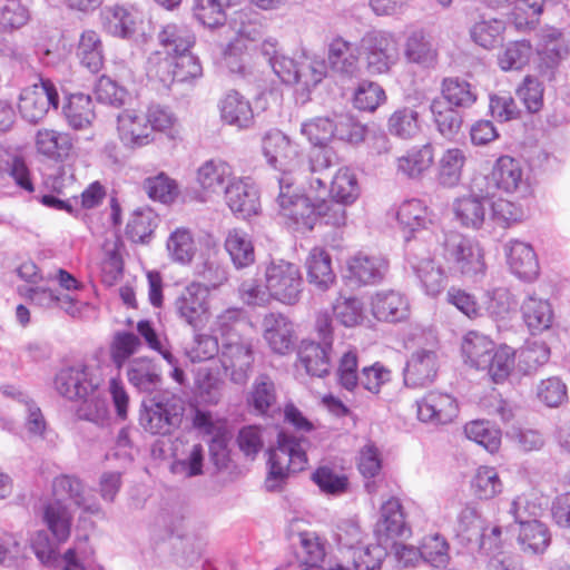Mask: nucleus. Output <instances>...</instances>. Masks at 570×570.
<instances>
[{
  "label": "nucleus",
  "instance_id": "aec40b11",
  "mask_svg": "<svg viewBox=\"0 0 570 570\" xmlns=\"http://www.w3.org/2000/svg\"><path fill=\"white\" fill-rule=\"evenodd\" d=\"M438 356L434 351L419 350L412 353L404 368V383L409 387H424L436 377Z\"/></svg>",
  "mask_w": 570,
  "mask_h": 570
},
{
  "label": "nucleus",
  "instance_id": "f03ea898",
  "mask_svg": "<svg viewBox=\"0 0 570 570\" xmlns=\"http://www.w3.org/2000/svg\"><path fill=\"white\" fill-rule=\"evenodd\" d=\"M183 413V400L166 392L142 403L139 424L150 434L168 435L179 426Z\"/></svg>",
  "mask_w": 570,
  "mask_h": 570
},
{
  "label": "nucleus",
  "instance_id": "79ce46f5",
  "mask_svg": "<svg viewBox=\"0 0 570 570\" xmlns=\"http://www.w3.org/2000/svg\"><path fill=\"white\" fill-rule=\"evenodd\" d=\"M517 540L523 552L541 554L551 543V533L543 522L537 520L520 527Z\"/></svg>",
  "mask_w": 570,
  "mask_h": 570
},
{
  "label": "nucleus",
  "instance_id": "39448f33",
  "mask_svg": "<svg viewBox=\"0 0 570 570\" xmlns=\"http://www.w3.org/2000/svg\"><path fill=\"white\" fill-rule=\"evenodd\" d=\"M361 49L365 57L366 70L370 75H385L400 59L399 42L387 31H371L361 39Z\"/></svg>",
  "mask_w": 570,
  "mask_h": 570
},
{
  "label": "nucleus",
  "instance_id": "b1692460",
  "mask_svg": "<svg viewBox=\"0 0 570 570\" xmlns=\"http://www.w3.org/2000/svg\"><path fill=\"white\" fill-rule=\"evenodd\" d=\"M263 334L269 347L284 355L293 347V324L281 313H268L263 318Z\"/></svg>",
  "mask_w": 570,
  "mask_h": 570
},
{
  "label": "nucleus",
  "instance_id": "c85d7f7f",
  "mask_svg": "<svg viewBox=\"0 0 570 570\" xmlns=\"http://www.w3.org/2000/svg\"><path fill=\"white\" fill-rule=\"evenodd\" d=\"M52 492L57 498L67 495L85 512L91 514L100 512L99 503L87 492L83 483L76 476L60 475L55 478L52 482Z\"/></svg>",
  "mask_w": 570,
  "mask_h": 570
},
{
  "label": "nucleus",
  "instance_id": "e2e57ef3",
  "mask_svg": "<svg viewBox=\"0 0 570 570\" xmlns=\"http://www.w3.org/2000/svg\"><path fill=\"white\" fill-rule=\"evenodd\" d=\"M299 551L295 561L321 564L326 556L325 540L314 531L297 534Z\"/></svg>",
  "mask_w": 570,
  "mask_h": 570
},
{
  "label": "nucleus",
  "instance_id": "864d4df0",
  "mask_svg": "<svg viewBox=\"0 0 570 570\" xmlns=\"http://www.w3.org/2000/svg\"><path fill=\"white\" fill-rule=\"evenodd\" d=\"M158 223L159 217L151 208H139L132 213L126 227V234L134 243H146Z\"/></svg>",
  "mask_w": 570,
  "mask_h": 570
},
{
  "label": "nucleus",
  "instance_id": "49530a36",
  "mask_svg": "<svg viewBox=\"0 0 570 570\" xmlns=\"http://www.w3.org/2000/svg\"><path fill=\"white\" fill-rule=\"evenodd\" d=\"M466 157L460 148H449L438 164V180L444 187L456 186L462 177Z\"/></svg>",
  "mask_w": 570,
  "mask_h": 570
},
{
  "label": "nucleus",
  "instance_id": "f8f14e48",
  "mask_svg": "<svg viewBox=\"0 0 570 570\" xmlns=\"http://www.w3.org/2000/svg\"><path fill=\"white\" fill-rule=\"evenodd\" d=\"M406 250L409 263L425 294L439 295L448 283L444 269L431 258L429 252L421 255L416 244H409Z\"/></svg>",
  "mask_w": 570,
  "mask_h": 570
},
{
  "label": "nucleus",
  "instance_id": "6e6d98bb",
  "mask_svg": "<svg viewBox=\"0 0 570 570\" xmlns=\"http://www.w3.org/2000/svg\"><path fill=\"white\" fill-rule=\"evenodd\" d=\"M175 58L161 50H156L147 59L146 73L150 80L159 81L169 88L175 82Z\"/></svg>",
  "mask_w": 570,
  "mask_h": 570
},
{
  "label": "nucleus",
  "instance_id": "5fc2aeb1",
  "mask_svg": "<svg viewBox=\"0 0 570 570\" xmlns=\"http://www.w3.org/2000/svg\"><path fill=\"white\" fill-rule=\"evenodd\" d=\"M430 110L438 131L448 139L454 138L462 126L460 112L440 99L432 100Z\"/></svg>",
  "mask_w": 570,
  "mask_h": 570
},
{
  "label": "nucleus",
  "instance_id": "a878e982",
  "mask_svg": "<svg viewBox=\"0 0 570 570\" xmlns=\"http://www.w3.org/2000/svg\"><path fill=\"white\" fill-rule=\"evenodd\" d=\"M374 532L381 542L403 537L409 532L402 504L399 499L391 498L382 504L381 517L375 524Z\"/></svg>",
  "mask_w": 570,
  "mask_h": 570
},
{
  "label": "nucleus",
  "instance_id": "37998d69",
  "mask_svg": "<svg viewBox=\"0 0 570 570\" xmlns=\"http://www.w3.org/2000/svg\"><path fill=\"white\" fill-rule=\"evenodd\" d=\"M233 0H194V16L209 29L225 28Z\"/></svg>",
  "mask_w": 570,
  "mask_h": 570
},
{
  "label": "nucleus",
  "instance_id": "5701e85b",
  "mask_svg": "<svg viewBox=\"0 0 570 570\" xmlns=\"http://www.w3.org/2000/svg\"><path fill=\"white\" fill-rule=\"evenodd\" d=\"M332 342L325 344L313 341H303L298 348V364L311 376L324 377L330 374Z\"/></svg>",
  "mask_w": 570,
  "mask_h": 570
},
{
  "label": "nucleus",
  "instance_id": "7c9ffc66",
  "mask_svg": "<svg viewBox=\"0 0 570 570\" xmlns=\"http://www.w3.org/2000/svg\"><path fill=\"white\" fill-rule=\"evenodd\" d=\"M396 218L403 232L412 236L426 230L433 224L432 212L422 200L415 198L400 205Z\"/></svg>",
  "mask_w": 570,
  "mask_h": 570
},
{
  "label": "nucleus",
  "instance_id": "dca6fc26",
  "mask_svg": "<svg viewBox=\"0 0 570 570\" xmlns=\"http://www.w3.org/2000/svg\"><path fill=\"white\" fill-rule=\"evenodd\" d=\"M489 180L492 187L505 194H513L527 187V177L521 163L511 156L499 157L491 170Z\"/></svg>",
  "mask_w": 570,
  "mask_h": 570
},
{
  "label": "nucleus",
  "instance_id": "c9c22d12",
  "mask_svg": "<svg viewBox=\"0 0 570 570\" xmlns=\"http://www.w3.org/2000/svg\"><path fill=\"white\" fill-rule=\"evenodd\" d=\"M306 269L309 284L320 291H326L335 283L331 256L322 248L315 247L309 252Z\"/></svg>",
  "mask_w": 570,
  "mask_h": 570
},
{
  "label": "nucleus",
  "instance_id": "4468645a",
  "mask_svg": "<svg viewBox=\"0 0 570 570\" xmlns=\"http://www.w3.org/2000/svg\"><path fill=\"white\" fill-rule=\"evenodd\" d=\"M417 419L434 425L452 422L459 412L456 400L443 392L431 391L416 401Z\"/></svg>",
  "mask_w": 570,
  "mask_h": 570
},
{
  "label": "nucleus",
  "instance_id": "412c9836",
  "mask_svg": "<svg viewBox=\"0 0 570 570\" xmlns=\"http://www.w3.org/2000/svg\"><path fill=\"white\" fill-rule=\"evenodd\" d=\"M373 316L381 322L397 323L410 315V304L401 292L394 289L380 291L371 298Z\"/></svg>",
  "mask_w": 570,
  "mask_h": 570
},
{
  "label": "nucleus",
  "instance_id": "a19ab883",
  "mask_svg": "<svg viewBox=\"0 0 570 570\" xmlns=\"http://www.w3.org/2000/svg\"><path fill=\"white\" fill-rule=\"evenodd\" d=\"M462 353L465 362L480 370L489 365L490 354L495 345L487 335L475 331H470L462 341Z\"/></svg>",
  "mask_w": 570,
  "mask_h": 570
},
{
  "label": "nucleus",
  "instance_id": "f704fd0d",
  "mask_svg": "<svg viewBox=\"0 0 570 570\" xmlns=\"http://www.w3.org/2000/svg\"><path fill=\"white\" fill-rule=\"evenodd\" d=\"M157 39L160 50L171 56L190 50L195 43V35L190 28L175 22L163 26Z\"/></svg>",
  "mask_w": 570,
  "mask_h": 570
},
{
  "label": "nucleus",
  "instance_id": "774afa93",
  "mask_svg": "<svg viewBox=\"0 0 570 570\" xmlns=\"http://www.w3.org/2000/svg\"><path fill=\"white\" fill-rule=\"evenodd\" d=\"M167 250L173 261L187 264L195 255V243L188 229L177 228L167 240Z\"/></svg>",
  "mask_w": 570,
  "mask_h": 570
},
{
  "label": "nucleus",
  "instance_id": "680f3d73",
  "mask_svg": "<svg viewBox=\"0 0 570 570\" xmlns=\"http://www.w3.org/2000/svg\"><path fill=\"white\" fill-rule=\"evenodd\" d=\"M532 46L527 40L510 42L498 56V63L503 71L520 70L529 61Z\"/></svg>",
  "mask_w": 570,
  "mask_h": 570
},
{
  "label": "nucleus",
  "instance_id": "cd10ccee",
  "mask_svg": "<svg viewBox=\"0 0 570 570\" xmlns=\"http://www.w3.org/2000/svg\"><path fill=\"white\" fill-rule=\"evenodd\" d=\"M222 120L238 129H248L254 125L250 102L239 92L232 90L219 102Z\"/></svg>",
  "mask_w": 570,
  "mask_h": 570
},
{
  "label": "nucleus",
  "instance_id": "2eb2a0df",
  "mask_svg": "<svg viewBox=\"0 0 570 570\" xmlns=\"http://www.w3.org/2000/svg\"><path fill=\"white\" fill-rule=\"evenodd\" d=\"M484 530L485 521L478 505L465 503L456 517L454 528L459 542L471 550L482 549L485 547Z\"/></svg>",
  "mask_w": 570,
  "mask_h": 570
},
{
  "label": "nucleus",
  "instance_id": "4be33fe9",
  "mask_svg": "<svg viewBox=\"0 0 570 570\" xmlns=\"http://www.w3.org/2000/svg\"><path fill=\"white\" fill-rule=\"evenodd\" d=\"M508 264L511 272L521 279L532 281L539 274L537 254L529 243L510 239L505 244Z\"/></svg>",
  "mask_w": 570,
  "mask_h": 570
},
{
  "label": "nucleus",
  "instance_id": "72a5a7b5",
  "mask_svg": "<svg viewBox=\"0 0 570 570\" xmlns=\"http://www.w3.org/2000/svg\"><path fill=\"white\" fill-rule=\"evenodd\" d=\"M171 471L186 478L203 473L204 446L200 443H176Z\"/></svg>",
  "mask_w": 570,
  "mask_h": 570
},
{
  "label": "nucleus",
  "instance_id": "473e14b6",
  "mask_svg": "<svg viewBox=\"0 0 570 570\" xmlns=\"http://www.w3.org/2000/svg\"><path fill=\"white\" fill-rule=\"evenodd\" d=\"M127 377L138 391L151 393L161 383V373L157 364L148 357H136L127 367Z\"/></svg>",
  "mask_w": 570,
  "mask_h": 570
},
{
  "label": "nucleus",
  "instance_id": "1a4fd4ad",
  "mask_svg": "<svg viewBox=\"0 0 570 570\" xmlns=\"http://www.w3.org/2000/svg\"><path fill=\"white\" fill-rule=\"evenodd\" d=\"M219 361L232 382L245 384L254 363L252 343L244 337H228L220 343Z\"/></svg>",
  "mask_w": 570,
  "mask_h": 570
},
{
  "label": "nucleus",
  "instance_id": "69168bd1",
  "mask_svg": "<svg viewBox=\"0 0 570 570\" xmlns=\"http://www.w3.org/2000/svg\"><path fill=\"white\" fill-rule=\"evenodd\" d=\"M327 73V63L318 57L301 55L297 65V83L305 88L315 87Z\"/></svg>",
  "mask_w": 570,
  "mask_h": 570
},
{
  "label": "nucleus",
  "instance_id": "9b49d317",
  "mask_svg": "<svg viewBox=\"0 0 570 570\" xmlns=\"http://www.w3.org/2000/svg\"><path fill=\"white\" fill-rule=\"evenodd\" d=\"M99 385L100 377L96 375L94 368L82 364L62 368L55 379L57 392L68 400L88 396Z\"/></svg>",
  "mask_w": 570,
  "mask_h": 570
},
{
  "label": "nucleus",
  "instance_id": "bf43d9fd",
  "mask_svg": "<svg viewBox=\"0 0 570 570\" xmlns=\"http://www.w3.org/2000/svg\"><path fill=\"white\" fill-rule=\"evenodd\" d=\"M248 404L258 414H267L276 403V392L273 381L266 375H259L253 383Z\"/></svg>",
  "mask_w": 570,
  "mask_h": 570
},
{
  "label": "nucleus",
  "instance_id": "c03bdc74",
  "mask_svg": "<svg viewBox=\"0 0 570 570\" xmlns=\"http://www.w3.org/2000/svg\"><path fill=\"white\" fill-rule=\"evenodd\" d=\"M43 520L59 543L68 540L72 517L60 499H55L45 505Z\"/></svg>",
  "mask_w": 570,
  "mask_h": 570
},
{
  "label": "nucleus",
  "instance_id": "f257e3e1",
  "mask_svg": "<svg viewBox=\"0 0 570 570\" xmlns=\"http://www.w3.org/2000/svg\"><path fill=\"white\" fill-rule=\"evenodd\" d=\"M306 440L283 430L277 435V444L269 452V470L265 480L267 491H276L291 473L303 471L307 464Z\"/></svg>",
  "mask_w": 570,
  "mask_h": 570
},
{
  "label": "nucleus",
  "instance_id": "6e6552de",
  "mask_svg": "<svg viewBox=\"0 0 570 570\" xmlns=\"http://www.w3.org/2000/svg\"><path fill=\"white\" fill-rule=\"evenodd\" d=\"M262 151L267 164L281 171V176H293L301 164L297 146L278 129H271L263 136Z\"/></svg>",
  "mask_w": 570,
  "mask_h": 570
},
{
  "label": "nucleus",
  "instance_id": "a211bd4d",
  "mask_svg": "<svg viewBox=\"0 0 570 570\" xmlns=\"http://www.w3.org/2000/svg\"><path fill=\"white\" fill-rule=\"evenodd\" d=\"M493 190L487 189L485 195H466L453 202L452 209L461 226L480 229L490 214V199Z\"/></svg>",
  "mask_w": 570,
  "mask_h": 570
},
{
  "label": "nucleus",
  "instance_id": "4d7b16f0",
  "mask_svg": "<svg viewBox=\"0 0 570 570\" xmlns=\"http://www.w3.org/2000/svg\"><path fill=\"white\" fill-rule=\"evenodd\" d=\"M331 196L345 204H353L360 196L355 173L348 167L340 168L331 179Z\"/></svg>",
  "mask_w": 570,
  "mask_h": 570
},
{
  "label": "nucleus",
  "instance_id": "de8ad7c7",
  "mask_svg": "<svg viewBox=\"0 0 570 570\" xmlns=\"http://www.w3.org/2000/svg\"><path fill=\"white\" fill-rule=\"evenodd\" d=\"M404 57L407 62L429 67L436 59V50L423 31L411 32L404 43Z\"/></svg>",
  "mask_w": 570,
  "mask_h": 570
},
{
  "label": "nucleus",
  "instance_id": "bb28decb",
  "mask_svg": "<svg viewBox=\"0 0 570 570\" xmlns=\"http://www.w3.org/2000/svg\"><path fill=\"white\" fill-rule=\"evenodd\" d=\"M37 151L50 160L63 161L73 149L72 138L69 134L49 128H41L36 134Z\"/></svg>",
  "mask_w": 570,
  "mask_h": 570
},
{
  "label": "nucleus",
  "instance_id": "09e8293b",
  "mask_svg": "<svg viewBox=\"0 0 570 570\" xmlns=\"http://www.w3.org/2000/svg\"><path fill=\"white\" fill-rule=\"evenodd\" d=\"M77 56L82 66L90 72H98L104 65L102 43L99 35L94 30H86L81 33Z\"/></svg>",
  "mask_w": 570,
  "mask_h": 570
},
{
  "label": "nucleus",
  "instance_id": "a18cd8bd",
  "mask_svg": "<svg viewBox=\"0 0 570 570\" xmlns=\"http://www.w3.org/2000/svg\"><path fill=\"white\" fill-rule=\"evenodd\" d=\"M32 0H1L0 31L11 32L28 23Z\"/></svg>",
  "mask_w": 570,
  "mask_h": 570
},
{
  "label": "nucleus",
  "instance_id": "c756f323",
  "mask_svg": "<svg viewBox=\"0 0 570 570\" xmlns=\"http://www.w3.org/2000/svg\"><path fill=\"white\" fill-rule=\"evenodd\" d=\"M236 179L228 163L222 159H209L197 170V183L207 194L225 191L229 183Z\"/></svg>",
  "mask_w": 570,
  "mask_h": 570
},
{
  "label": "nucleus",
  "instance_id": "ddd939ff",
  "mask_svg": "<svg viewBox=\"0 0 570 570\" xmlns=\"http://www.w3.org/2000/svg\"><path fill=\"white\" fill-rule=\"evenodd\" d=\"M537 53L539 72L541 76L551 80L556 69L569 53L568 45L562 32L556 28L542 29L540 31Z\"/></svg>",
  "mask_w": 570,
  "mask_h": 570
},
{
  "label": "nucleus",
  "instance_id": "423d86ee",
  "mask_svg": "<svg viewBox=\"0 0 570 570\" xmlns=\"http://www.w3.org/2000/svg\"><path fill=\"white\" fill-rule=\"evenodd\" d=\"M59 95L56 85L48 78L40 77L39 82L26 87L19 96L20 115L28 122L41 121L50 108L57 109Z\"/></svg>",
  "mask_w": 570,
  "mask_h": 570
},
{
  "label": "nucleus",
  "instance_id": "603ef678",
  "mask_svg": "<svg viewBox=\"0 0 570 570\" xmlns=\"http://www.w3.org/2000/svg\"><path fill=\"white\" fill-rule=\"evenodd\" d=\"M387 130L400 139H412L421 130L419 112L411 107L397 108L387 120Z\"/></svg>",
  "mask_w": 570,
  "mask_h": 570
},
{
  "label": "nucleus",
  "instance_id": "0eeeda50",
  "mask_svg": "<svg viewBox=\"0 0 570 570\" xmlns=\"http://www.w3.org/2000/svg\"><path fill=\"white\" fill-rule=\"evenodd\" d=\"M445 255L455 268L466 277L483 276L485 262L480 245L461 234L452 233L444 242Z\"/></svg>",
  "mask_w": 570,
  "mask_h": 570
},
{
  "label": "nucleus",
  "instance_id": "ea45409f",
  "mask_svg": "<svg viewBox=\"0 0 570 570\" xmlns=\"http://www.w3.org/2000/svg\"><path fill=\"white\" fill-rule=\"evenodd\" d=\"M62 110L68 125L76 130L90 127L96 117L92 99L85 94L71 95Z\"/></svg>",
  "mask_w": 570,
  "mask_h": 570
},
{
  "label": "nucleus",
  "instance_id": "9d476101",
  "mask_svg": "<svg viewBox=\"0 0 570 570\" xmlns=\"http://www.w3.org/2000/svg\"><path fill=\"white\" fill-rule=\"evenodd\" d=\"M208 286L191 283L177 295L174 311L177 317L193 328L204 325L208 316Z\"/></svg>",
  "mask_w": 570,
  "mask_h": 570
},
{
  "label": "nucleus",
  "instance_id": "f3484780",
  "mask_svg": "<svg viewBox=\"0 0 570 570\" xmlns=\"http://www.w3.org/2000/svg\"><path fill=\"white\" fill-rule=\"evenodd\" d=\"M117 130L124 145L130 148L146 146L154 140L145 114L136 109H125L117 116Z\"/></svg>",
  "mask_w": 570,
  "mask_h": 570
},
{
  "label": "nucleus",
  "instance_id": "6ab92c4d",
  "mask_svg": "<svg viewBox=\"0 0 570 570\" xmlns=\"http://www.w3.org/2000/svg\"><path fill=\"white\" fill-rule=\"evenodd\" d=\"M389 263L381 256L358 253L347 261L346 278L355 285H374L382 282Z\"/></svg>",
  "mask_w": 570,
  "mask_h": 570
},
{
  "label": "nucleus",
  "instance_id": "3c124183",
  "mask_svg": "<svg viewBox=\"0 0 570 570\" xmlns=\"http://www.w3.org/2000/svg\"><path fill=\"white\" fill-rule=\"evenodd\" d=\"M225 247L236 268H244L255 262V252L248 235L239 229L228 233Z\"/></svg>",
  "mask_w": 570,
  "mask_h": 570
},
{
  "label": "nucleus",
  "instance_id": "2f4dec72",
  "mask_svg": "<svg viewBox=\"0 0 570 570\" xmlns=\"http://www.w3.org/2000/svg\"><path fill=\"white\" fill-rule=\"evenodd\" d=\"M225 198L230 210L244 218L256 214L258 210L257 190L242 179H233L227 185Z\"/></svg>",
  "mask_w": 570,
  "mask_h": 570
},
{
  "label": "nucleus",
  "instance_id": "393cba45",
  "mask_svg": "<svg viewBox=\"0 0 570 570\" xmlns=\"http://www.w3.org/2000/svg\"><path fill=\"white\" fill-rule=\"evenodd\" d=\"M327 65L334 73L342 77L357 76L360 65L356 48L341 37L333 39L328 46Z\"/></svg>",
  "mask_w": 570,
  "mask_h": 570
},
{
  "label": "nucleus",
  "instance_id": "7ed1b4c3",
  "mask_svg": "<svg viewBox=\"0 0 570 570\" xmlns=\"http://www.w3.org/2000/svg\"><path fill=\"white\" fill-rule=\"evenodd\" d=\"M264 279L274 301L295 305L301 299L304 281L296 264L285 259H272L264 266Z\"/></svg>",
  "mask_w": 570,
  "mask_h": 570
},
{
  "label": "nucleus",
  "instance_id": "58836bf2",
  "mask_svg": "<svg viewBox=\"0 0 570 570\" xmlns=\"http://www.w3.org/2000/svg\"><path fill=\"white\" fill-rule=\"evenodd\" d=\"M521 311L525 324L533 334L548 330L552 324L553 312L547 299L528 295L522 303Z\"/></svg>",
  "mask_w": 570,
  "mask_h": 570
},
{
  "label": "nucleus",
  "instance_id": "0e129e2a",
  "mask_svg": "<svg viewBox=\"0 0 570 570\" xmlns=\"http://www.w3.org/2000/svg\"><path fill=\"white\" fill-rule=\"evenodd\" d=\"M464 433L469 440L483 446L487 451L493 453L501 444V433L487 421H472L464 426Z\"/></svg>",
  "mask_w": 570,
  "mask_h": 570
},
{
  "label": "nucleus",
  "instance_id": "e433bc0d",
  "mask_svg": "<svg viewBox=\"0 0 570 570\" xmlns=\"http://www.w3.org/2000/svg\"><path fill=\"white\" fill-rule=\"evenodd\" d=\"M434 163V149L431 144L412 147L397 158V170L404 176L416 179L422 177Z\"/></svg>",
  "mask_w": 570,
  "mask_h": 570
},
{
  "label": "nucleus",
  "instance_id": "4c0bfd02",
  "mask_svg": "<svg viewBox=\"0 0 570 570\" xmlns=\"http://www.w3.org/2000/svg\"><path fill=\"white\" fill-rule=\"evenodd\" d=\"M104 29L119 38H129L135 32L136 17L131 10L122 6L105 7L100 12Z\"/></svg>",
  "mask_w": 570,
  "mask_h": 570
},
{
  "label": "nucleus",
  "instance_id": "8fccbe9b",
  "mask_svg": "<svg viewBox=\"0 0 570 570\" xmlns=\"http://www.w3.org/2000/svg\"><path fill=\"white\" fill-rule=\"evenodd\" d=\"M441 92L450 107L469 108L476 101V94L464 79L449 77L443 79Z\"/></svg>",
  "mask_w": 570,
  "mask_h": 570
},
{
  "label": "nucleus",
  "instance_id": "20e7f679",
  "mask_svg": "<svg viewBox=\"0 0 570 570\" xmlns=\"http://www.w3.org/2000/svg\"><path fill=\"white\" fill-rule=\"evenodd\" d=\"M293 176L277 177L276 204L278 214L291 220L297 229H313L316 225V203L309 196L297 193Z\"/></svg>",
  "mask_w": 570,
  "mask_h": 570
},
{
  "label": "nucleus",
  "instance_id": "338daca9",
  "mask_svg": "<svg viewBox=\"0 0 570 570\" xmlns=\"http://www.w3.org/2000/svg\"><path fill=\"white\" fill-rule=\"evenodd\" d=\"M541 504L537 502L533 493H522L515 497L510 503L509 514L513 518L514 522L522 527L532 521H537L541 514Z\"/></svg>",
  "mask_w": 570,
  "mask_h": 570
},
{
  "label": "nucleus",
  "instance_id": "13d9d810",
  "mask_svg": "<svg viewBox=\"0 0 570 570\" xmlns=\"http://www.w3.org/2000/svg\"><path fill=\"white\" fill-rule=\"evenodd\" d=\"M142 187L149 198L163 204H171L179 194L177 183L165 173L147 177Z\"/></svg>",
  "mask_w": 570,
  "mask_h": 570
},
{
  "label": "nucleus",
  "instance_id": "052dcab7",
  "mask_svg": "<svg viewBox=\"0 0 570 570\" xmlns=\"http://www.w3.org/2000/svg\"><path fill=\"white\" fill-rule=\"evenodd\" d=\"M473 493L481 500H490L503 490V483L492 466H480L472 479Z\"/></svg>",
  "mask_w": 570,
  "mask_h": 570
}]
</instances>
